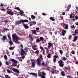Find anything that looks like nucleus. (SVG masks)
<instances>
[{"label":"nucleus","mask_w":78,"mask_h":78,"mask_svg":"<svg viewBox=\"0 0 78 78\" xmlns=\"http://www.w3.org/2000/svg\"><path fill=\"white\" fill-rule=\"evenodd\" d=\"M12 38L13 40H14V42L16 44H20V42L18 41V40H20V38H18L16 37V34H14L12 35Z\"/></svg>","instance_id":"f257e3e1"},{"label":"nucleus","mask_w":78,"mask_h":78,"mask_svg":"<svg viewBox=\"0 0 78 78\" xmlns=\"http://www.w3.org/2000/svg\"><path fill=\"white\" fill-rule=\"evenodd\" d=\"M11 61L12 62H13L14 63H12V66L13 67H16V66H17V62L16 60H14V59H11Z\"/></svg>","instance_id":"f03ea898"},{"label":"nucleus","mask_w":78,"mask_h":78,"mask_svg":"<svg viewBox=\"0 0 78 78\" xmlns=\"http://www.w3.org/2000/svg\"><path fill=\"white\" fill-rule=\"evenodd\" d=\"M44 38L42 37H41L39 38V39H37L36 40V41L37 42H40V41H41V42H44Z\"/></svg>","instance_id":"7ed1b4c3"},{"label":"nucleus","mask_w":78,"mask_h":78,"mask_svg":"<svg viewBox=\"0 0 78 78\" xmlns=\"http://www.w3.org/2000/svg\"><path fill=\"white\" fill-rule=\"evenodd\" d=\"M58 63L59 64V66L61 67H63L64 66V64H63V61L62 60H60V61H58Z\"/></svg>","instance_id":"20e7f679"},{"label":"nucleus","mask_w":78,"mask_h":78,"mask_svg":"<svg viewBox=\"0 0 78 78\" xmlns=\"http://www.w3.org/2000/svg\"><path fill=\"white\" fill-rule=\"evenodd\" d=\"M41 61L40 60V59L39 58L37 59V66L39 67L41 66Z\"/></svg>","instance_id":"39448f33"},{"label":"nucleus","mask_w":78,"mask_h":78,"mask_svg":"<svg viewBox=\"0 0 78 78\" xmlns=\"http://www.w3.org/2000/svg\"><path fill=\"white\" fill-rule=\"evenodd\" d=\"M62 26H65V28L66 30H68V25L64 23H62L61 24Z\"/></svg>","instance_id":"423d86ee"},{"label":"nucleus","mask_w":78,"mask_h":78,"mask_svg":"<svg viewBox=\"0 0 78 78\" xmlns=\"http://www.w3.org/2000/svg\"><path fill=\"white\" fill-rule=\"evenodd\" d=\"M20 51H21V56H23L25 55V53H26L25 51L23 50V49H21Z\"/></svg>","instance_id":"0eeeda50"},{"label":"nucleus","mask_w":78,"mask_h":78,"mask_svg":"<svg viewBox=\"0 0 78 78\" xmlns=\"http://www.w3.org/2000/svg\"><path fill=\"white\" fill-rule=\"evenodd\" d=\"M1 40H2L3 41H5V40H7V37L5 35L2 36V37L1 39Z\"/></svg>","instance_id":"6e6552de"},{"label":"nucleus","mask_w":78,"mask_h":78,"mask_svg":"<svg viewBox=\"0 0 78 78\" xmlns=\"http://www.w3.org/2000/svg\"><path fill=\"white\" fill-rule=\"evenodd\" d=\"M66 30H64V29L62 30V36H65V34H66Z\"/></svg>","instance_id":"1a4fd4ad"},{"label":"nucleus","mask_w":78,"mask_h":78,"mask_svg":"<svg viewBox=\"0 0 78 78\" xmlns=\"http://www.w3.org/2000/svg\"><path fill=\"white\" fill-rule=\"evenodd\" d=\"M21 23H22V20L16 21V25H20V24H21Z\"/></svg>","instance_id":"9d476101"},{"label":"nucleus","mask_w":78,"mask_h":78,"mask_svg":"<svg viewBox=\"0 0 78 78\" xmlns=\"http://www.w3.org/2000/svg\"><path fill=\"white\" fill-rule=\"evenodd\" d=\"M41 64L42 66H47L48 65V64L47 62L45 63V62H42Z\"/></svg>","instance_id":"9b49d317"},{"label":"nucleus","mask_w":78,"mask_h":78,"mask_svg":"<svg viewBox=\"0 0 78 78\" xmlns=\"http://www.w3.org/2000/svg\"><path fill=\"white\" fill-rule=\"evenodd\" d=\"M75 33L72 34V35H73V36H76V34H78V29H76L75 31Z\"/></svg>","instance_id":"f8f14e48"},{"label":"nucleus","mask_w":78,"mask_h":78,"mask_svg":"<svg viewBox=\"0 0 78 78\" xmlns=\"http://www.w3.org/2000/svg\"><path fill=\"white\" fill-rule=\"evenodd\" d=\"M47 53L48 54V55H47V57L48 58H51V54L48 53V51L47 52Z\"/></svg>","instance_id":"ddd939ff"},{"label":"nucleus","mask_w":78,"mask_h":78,"mask_svg":"<svg viewBox=\"0 0 78 78\" xmlns=\"http://www.w3.org/2000/svg\"><path fill=\"white\" fill-rule=\"evenodd\" d=\"M22 24H23L25 22H28V20H21Z\"/></svg>","instance_id":"4468645a"},{"label":"nucleus","mask_w":78,"mask_h":78,"mask_svg":"<svg viewBox=\"0 0 78 78\" xmlns=\"http://www.w3.org/2000/svg\"><path fill=\"white\" fill-rule=\"evenodd\" d=\"M13 71L15 72H16V73H19V71L17 69L15 68H13Z\"/></svg>","instance_id":"2eb2a0df"},{"label":"nucleus","mask_w":78,"mask_h":78,"mask_svg":"<svg viewBox=\"0 0 78 78\" xmlns=\"http://www.w3.org/2000/svg\"><path fill=\"white\" fill-rule=\"evenodd\" d=\"M78 39V36H75L74 37V39L73 40V42H75Z\"/></svg>","instance_id":"dca6fc26"},{"label":"nucleus","mask_w":78,"mask_h":78,"mask_svg":"<svg viewBox=\"0 0 78 78\" xmlns=\"http://www.w3.org/2000/svg\"><path fill=\"white\" fill-rule=\"evenodd\" d=\"M23 26L25 29H28V28H29V27H28V25H26L25 24H23Z\"/></svg>","instance_id":"f3484780"},{"label":"nucleus","mask_w":78,"mask_h":78,"mask_svg":"<svg viewBox=\"0 0 78 78\" xmlns=\"http://www.w3.org/2000/svg\"><path fill=\"white\" fill-rule=\"evenodd\" d=\"M7 13H8V14H9L10 15H11L12 16L14 14V13H13V12L10 11H7Z\"/></svg>","instance_id":"a211bd4d"},{"label":"nucleus","mask_w":78,"mask_h":78,"mask_svg":"<svg viewBox=\"0 0 78 78\" xmlns=\"http://www.w3.org/2000/svg\"><path fill=\"white\" fill-rule=\"evenodd\" d=\"M65 70H70V67H65Z\"/></svg>","instance_id":"6ab92c4d"},{"label":"nucleus","mask_w":78,"mask_h":78,"mask_svg":"<svg viewBox=\"0 0 78 78\" xmlns=\"http://www.w3.org/2000/svg\"><path fill=\"white\" fill-rule=\"evenodd\" d=\"M53 45V44H51V43L50 42H49L48 43V48H50V47H51V46H52Z\"/></svg>","instance_id":"aec40b11"},{"label":"nucleus","mask_w":78,"mask_h":78,"mask_svg":"<svg viewBox=\"0 0 78 78\" xmlns=\"http://www.w3.org/2000/svg\"><path fill=\"white\" fill-rule=\"evenodd\" d=\"M32 62V66L33 67H35V63H34V62H33V61L32 60H31Z\"/></svg>","instance_id":"412c9836"},{"label":"nucleus","mask_w":78,"mask_h":78,"mask_svg":"<svg viewBox=\"0 0 78 78\" xmlns=\"http://www.w3.org/2000/svg\"><path fill=\"white\" fill-rule=\"evenodd\" d=\"M31 31H32V33H33L34 34H36V30H31Z\"/></svg>","instance_id":"4be33fe9"},{"label":"nucleus","mask_w":78,"mask_h":78,"mask_svg":"<svg viewBox=\"0 0 78 78\" xmlns=\"http://www.w3.org/2000/svg\"><path fill=\"white\" fill-rule=\"evenodd\" d=\"M51 72L52 73H53V74H54V73H55V69H54V68L52 69L51 71Z\"/></svg>","instance_id":"5701e85b"},{"label":"nucleus","mask_w":78,"mask_h":78,"mask_svg":"<svg viewBox=\"0 0 78 78\" xmlns=\"http://www.w3.org/2000/svg\"><path fill=\"white\" fill-rule=\"evenodd\" d=\"M38 76H41L42 74H41V72H40V70H38Z\"/></svg>","instance_id":"b1692460"},{"label":"nucleus","mask_w":78,"mask_h":78,"mask_svg":"<svg viewBox=\"0 0 78 78\" xmlns=\"http://www.w3.org/2000/svg\"><path fill=\"white\" fill-rule=\"evenodd\" d=\"M31 18L32 19L34 20L36 19V16L33 15H32L31 16Z\"/></svg>","instance_id":"393cba45"},{"label":"nucleus","mask_w":78,"mask_h":78,"mask_svg":"<svg viewBox=\"0 0 78 78\" xmlns=\"http://www.w3.org/2000/svg\"><path fill=\"white\" fill-rule=\"evenodd\" d=\"M19 13L20 14V15L21 16H22V15H23V11H20V12H19Z\"/></svg>","instance_id":"a878e982"},{"label":"nucleus","mask_w":78,"mask_h":78,"mask_svg":"<svg viewBox=\"0 0 78 78\" xmlns=\"http://www.w3.org/2000/svg\"><path fill=\"white\" fill-rule=\"evenodd\" d=\"M61 75L63 76H64L65 75V73H64V71H62L61 72Z\"/></svg>","instance_id":"bb28decb"},{"label":"nucleus","mask_w":78,"mask_h":78,"mask_svg":"<svg viewBox=\"0 0 78 78\" xmlns=\"http://www.w3.org/2000/svg\"><path fill=\"white\" fill-rule=\"evenodd\" d=\"M29 37L30 39H31V41H33V37H32V36L31 34L29 35Z\"/></svg>","instance_id":"cd10ccee"},{"label":"nucleus","mask_w":78,"mask_h":78,"mask_svg":"<svg viewBox=\"0 0 78 78\" xmlns=\"http://www.w3.org/2000/svg\"><path fill=\"white\" fill-rule=\"evenodd\" d=\"M50 19L51 20H52V21H55V19L53 18V17H50Z\"/></svg>","instance_id":"c85d7f7f"},{"label":"nucleus","mask_w":78,"mask_h":78,"mask_svg":"<svg viewBox=\"0 0 78 78\" xmlns=\"http://www.w3.org/2000/svg\"><path fill=\"white\" fill-rule=\"evenodd\" d=\"M32 75H33V76H35V77H37V75L35 73H33V74Z\"/></svg>","instance_id":"c756f323"},{"label":"nucleus","mask_w":78,"mask_h":78,"mask_svg":"<svg viewBox=\"0 0 78 78\" xmlns=\"http://www.w3.org/2000/svg\"><path fill=\"white\" fill-rule=\"evenodd\" d=\"M9 48L10 50H14V47H11Z\"/></svg>","instance_id":"7c9ffc66"},{"label":"nucleus","mask_w":78,"mask_h":78,"mask_svg":"<svg viewBox=\"0 0 78 78\" xmlns=\"http://www.w3.org/2000/svg\"><path fill=\"white\" fill-rule=\"evenodd\" d=\"M9 44L10 45H13V43L12 41L10 40L9 41Z\"/></svg>","instance_id":"2f4dec72"},{"label":"nucleus","mask_w":78,"mask_h":78,"mask_svg":"<svg viewBox=\"0 0 78 78\" xmlns=\"http://www.w3.org/2000/svg\"><path fill=\"white\" fill-rule=\"evenodd\" d=\"M31 23H32L33 25H36V22L35 21H32L31 22Z\"/></svg>","instance_id":"473e14b6"},{"label":"nucleus","mask_w":78,"mask_h":78,"mask_svg":"<svg viewBox=\"0 0 78 78\" xmlns=\"http://www.w3.org/2000/svg\"><path fill=\"white\" fill-rule=\"evenodd\" d=\"M5 77L6 78H11L10 76H9L8 75H6L5 76Z\"/></svg>","instance_id":"72a5a7b5"},{"label":"nucleus","mask_w":78,"mask_h":78,"mask_svg":"<svg viewBox=\"0 0 78 78\" xmlns=\"http://www.w3.org/2000/svg\"><path fill=\"white\" fill-rule=\"evenodd\" d=\"M72 35H70L69 36V37L68 38L69 40H71V39H72Z\"/></svg>","instance_id":"f704fd0d"},{"label":"nucleus","mask_w":78,"mask_h":78,"mask_svg":"<svg viewBox=\"0 0 78 78\" xmlns=\"http://www.w3.org/2000/svg\"><path fill=\"white\" fill-rule=\"evenodd\" d=\"M39 50L36 51H35V53L37 55H39Z\"/></svg>","instance_id":"c9c22d12"},{"label":"nucleus","mask_w":78,"mask_h":78,"mask_svg":"<svg viewBox=\"0 0 78 78\" xmlns=\"http://www.w3.org/2000/svg\"><path fill=\"white\" fill-rule=\"evenodd\" d=\"M59 51L61 54V55H62V51L61 50H60Z\"/></svg>","instance_id":"e433bc0d"},{"label":"nucleus","mask_w":78,"mask_h":78,"mask_svg":"<svg viewBox=\"0 0 78 78\" xmlns=\"http://www.w3.org/2000/svg\"><path fill=\"white\" fill-rule=\"evenodd\" d=\"M8 37L9 38V40H11V38L10 35H8Z\"/></svg>","instance_id":"4c0bfd02"},{"label":"nucleus","mask_w":78,"mask_h":78,"mask_svg":"<svg viewBox=\"0 0 78 78\" xmlns=\"http://www.w3.org/2000/svg\"><path fill=\"white\" fill-rule=\"evenodd\" d=\"M40 77H41V78H45V76L42 75H41Z\"/></svg>","instance_id":"58836bf2"},{"label":"nucleus","mask_w":78,"mask_h":78,"mask_svg":"<svg viewBox=\"0 0 78 78\" xmlns=\"http://www.w3.org/2000/svg\"><path fill=\"white\" fill-rule=\"evenodd\" d=\"M66 76H67V78H72V76H71L67 75Z\"/></svg>","instance_id":"ea45409f"},{"label":"nucleus","mask_w":78,"mask_h":78,"mask_svg":"<svg viewBox=\"0 0 78 78\" xmlns=\"http://www.w3.org/2000/svg\"><path fill=\"white\" fill-rule=\"evenodd\" d=\"M4 58L5 59V60H7V56H6V55H4Z\"/></svg>","instance_id":"a19ab883"},{"label":"nucleus","mask_w":78,"mask_h":78,"mask_svg":"<svg viewBox=\"0 0 78 78\" xmlns=\"http://www.w3.org/2000/svg\"><path fill=\"white\" fill-rule=\"evenodd\" d=\"M20 47L21 48H21V49H23V45H22V44H21L20 45Z\"/></svg>","instance_id":"79ce46f5"},{"label":"nucleus","mask_w":78,"mask_h":78,"mask_svg":"<svg viewBox=\"0 0 78 78\" xmlns=\"http://www.w3.org/2000/svg\"><path fill=\"white\" fill-rule=\"evenodd\" d=\"M41 73L43 75H44V76L46 74H45V73H44V72H41Z\"/></svg>","instance_id":"37998d69"},{"label":"nucleus","mask_w":78,"mask_h":78,"mask_svg":"<svg viewBox=\"0 0 78 78\" xmlns=\"http://www.w3.org/2000/svg\"><path fill=\"white\" fill-rule=\"evenodd\" d=\"M69 17H70V18H74V17H75V16H73L72 15H70V16H69Z\"/></svg>","instance_id":"c03bdc74"},{"label":"nucleus","mask_w":78,"mask_h":78,"mask_svg":"<svg viewBox=\"0 0 78 78\" xmlns=\"http://www.w3.org/2000/svg\"><path fill=\"white\" fill-rule=\"evenodd\" d=\"M7 72L9 73H11V71H10V70L9 69L7 70Z\"/></svg>","instance_id":"a18cd8bd"},{"label":"nucleus","mask_w":78,"mask_h":78,"mask_svg":"<svg viewBox=\"0 0 78 78\" xmlns=\"http://www.w3.org/2000/svg\"><path fill=\"white\" fill-rule=\"evenodd\" d=\"M54 57L55 58V59H56V58H58V56H56V55H54Z\"/></svg>","instance_id":"49530a36"},{"label":"nucleus","mask_w":78,"mask_h":78,"mask_svg":"<svg viewBox=\"0 0 78 78\" xmlns=\"http://www.w3.org/2000/svg\"><path fill=\"white\" fill-rule=\"evenodd\" d=\"M44 49H45V50H47L48 52V48L47 47H44Z\"/></svg>","instance_id":"de8ad7c7"},{"label":"nucleus","mask_w":78,"mask_h":78,"mask_svg":"<svg viewBox=\"0 0 78 78\" xmlns=\"http://www.w3.org/2000/svg\"><path fill=\"white\" fill-rule=\"evenodd\" d=\"M75 19H76V20H78V16H76L75 17Z\"/></svg>","instance_id":"09e8293b"},{"label":"nucleus","mask_w":78,"mask_h":78,"mask_svg":"<svg viewBox=\"0 0 78 78\" xmlns=\"http://www.w3.org/2000/svg\"><path fill=\"white\" fill-rule=\"evenodd\" d=\"M71 53L73 55H74L75 54V51H72Z\"/></svg>","instance_id":"8fccbe9b"},{"label":"nucleus","mask_w":78,"mask_h":78,"mask_svg":"<svg viewBox=\"0 0 78 78\" xmlns=\"http://www.w3.org/2000/svg\"><path fill=\"white\" fill-rule=\"evenodd\" d=\"M0 6H1L2 7H3V6H4L5 5L3 4H2V3H1V5H0Z\"/></svg>","instance_id":"3c124183"},{"label":"nucleus","mask_w":78,"mask_h":78,"mask_svg":"<svg viewBox=\"0 0 78 78\" xmlns=\"http://www.w3.org/2000/svg\"><path fill=\"white\" fill-rule=\"evenodd\" d=\"M42 14L43 16H47V14H45V13H42Z\"/></svg>","instance_id":"603ef678"},{"label":"nucleus","mask_w":78,"mask_h":78,"mask_svg":"<svg viewBox=\"0 0 78 78\" xmlns=\"http://www.w3.org/2000/svg\"><path fill=\"white\" fill-rule=\"evenodd\" d=\"M56 58H54L53 59V62L54 63H55L56 62Z\"/></svg>","instance_id":"864d4df0"},{"label":"nucleus","mask_w":78,"mask_h":78,"mask_svg":"<svg viewBox=\"0 0 78 78\" xmlns=\"http://www.w3.org/2000/svg\"><path fill=\"white\" fill-rule=\"evenodd\" d=\"M0 9L1 10V11H5L6 10L5 9Z\"/></svg>","instance_id":"5fc2aeb1"},{"label":"nucleus","mask_w":78,"mask_h":78,"mask_svg":"<svg viewBox=\"0 0 78 78\" xmlns=\"http://www.w3.org/2000/svg\"><path fill=\"white\" fill-rule=\"evenodd\" d=\"M40 48H41V50H42L43 51L44 50V49L43 48V47H42V46H41L40 47Z\"/></svg>","instance_id":"6e6d98bb"},{"label":"nucleus","mask_w":78,"mask_h":78,"mask_svg":"<svg viewBox=\"0 0 78 78\" xmlns=\"http://www.w3.org/2000/svg\"><path fill=\"white\" fill-rule=\"evenodd\" d=\"M24 50H25V51L26 52H28V49L27 48H25L24 49Z\"/></svg>","instance_id":"4d7b16f0"},{"label":"nucleus","mask_w":78,"mask_h":78,"mask_svg":"<svg viewBox=\"0 0 78 78\" xmlns=\"http://www.w3.org/2000/svg\"><path fill=\"white\" fill-rule=\"evenodd\" d=\"M71 28H75V26L74 25H73V26H71Z\"/></svg>","instance_id":"13d9d810"},{"label":"nucleus","mask_w":78,"mask_h":78,"mask_svg":"<svg viewBox=\"0 0 78 78\" xmlns=\"http://www.w3.org/2000/svg\"><path fill=\"white\" fill-rule=\"evenodd\" d=\"M35 29L36 30H39V27H36V28H35Z\"/></svg>","instance_id":"bf43d9fd"},{"label":"nucleus","mask_w":78,"mask_h":78,"mask_svg":"<svg viewBox=\"0 0 78 78\" xmlns=\"http://www.w3.org/2000/svg\"><path fill=\"white\" fill-rule=\"evenodd\" d=\"M18 11H20V8H19V7H17V9H16Z\"/></svg>","instance_id":"052dcab7"},{"label":"nucleus","mask_w":78,"mask_h":78,"mask_svg":"<svg viewBox=\"0 0 78 78\" xmlns=\"http://www.w3.org/2000/svg\"><path fill=\"white\" fill-rule=\"evenodd\" d=\"M63 59L64 61H66V60H67V58H66L65 57H63Z\"/></svg>","instance_id":"680f3d73"},{"label":"nucleus","mask_w":78,"mask_h":78,"mask_svg":"<svg viewBox=\"0 0 78 78\" xmlns=\"http://www.w3.org/2000/svg\"><path fill=\"white\" fill-rule=\"evenodd\" d=\"M19 66H20L19 64H18V65L16 66V67L17 69H19Z\"/></svg>","instance_id":"e2e57ef3"},{"label":"nucleus","mask_w":78,"mask_h":78,"mask_svg":"<svg viewBox=\"0 0 78 78\" xmlns=\"http://www.w3.org/2000/svg\"><path fill=\"white\" fill-rule=\"evenodd\" d=\"M47 68L48 69V70H50V67H49V66H47Z\"/></svg>","instance_id":"0e129e2a"},{"label":"nucleus","mask_w":78,"mask_h":78,"mask_svg":"<svg viewBox=\"0 0 78 78\" xmlns=\"http://www.w3.org/2000/svg\"><path fill=\"white\" fill-rule=\"evenodd\" d=\"M8 30V29L7 28H5L4 29V30L5 31H7Z\"/></svg>","instance_id":"69168bd1"},{"label":"nucleus","mask_w":78,"mask_h":78,"mask_svg":"<svg viewBox=\"0 0 78 78\" xmlns=\"http://www.w3.org/2000/svg\"><path fill=\"white\" fill-rule=\"evenodd\" d=\"M66 57H67V58L68 57V53H66Z\"/></svg>","instance_id":"338daca9"},{"label":"nucleus","mask_w":78,"mask_h":78,"mask_svg":"<svg viewBox=\"0 0 78 78\" xmlns=\"http://www.w3.org/2000/svg\"><path fill=\"white\" fill-rule=\"evenodd\" d=\"M40 58L41 59H42V55H41L40 56Z\"/></svg>","instance_id":"774afa93"}]
</instances>
